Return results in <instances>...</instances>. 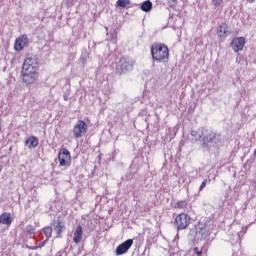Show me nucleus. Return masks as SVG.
I'll list each match as a JSON object with an SVG mask.
<instances>
[{"label":"nucleus","instance_id":"f257e3e1","mask_svg":"<svg viewBox=\"0 0 256 256\" xmlns=\"http://www.w3.org/2000/svg\"><path fill=\"white\" fill-rule=\"evenodd\" d=\"M202 147L208 151H217L221 147V135L215 131H205Z\"/></svg>","mask_w":256,"mask_h":256},{"label":"nucleus","instance_id":"f03ea898","mask_svg":"<svg viewBox=\"0 0 256 256\" xmlns=\"http://www.w3.org/2000/svg\"><path fill=\"white\" fill-rule=\"evenodd\" d=\"M153 61L157 63H167L169 61V47L162 43H155L151 46Z\"/></svg>","mask_w":256,"mask_h":256},{"label":"nucleus","instance_id":"7ed1b4c3","mask_svg":"<svg viewBox=\"0 0 256 256\" xmlns=\"http://www.w3.org/2000/svg\"><path fill=\"white\" fill-rule=\"evenodd\" d=\"M135 67V60L130 57H121L116 63V73L118 75H125Z\"/></svg>","mask_w":256,"mask_h":256},{"label":"nucleus","instance_id":"20e7f679","mask_svg":"<svg viewBox=\"0 0 256 256\" xmlns=\"http://www.w3.org/2000/svg\"><path fill=\"white\" fill-rule=\"evenodd\" d=\"M191 224V216L186 213H181L176 216L174 225L177 231H183V229H187L188 225Z\"/></svg>","mask_w":256,"mask_h":256},{"label":"nucleus","instance_id":"39448f33","mask_svg":"<svg viewBox=\"0 0 256 256\" xmlns=\"http://www.w3.org/2000/svg\"><path fill=\"white\" fill-rule=\"evenodd\" d=\"M88 131L87 123L83 120H78L73 127V134L75 139H81Z\"/></svg>","mask_w":256,"mask_h":256},{"label":"nucleus","instance_id":"423d86ee","mask_svg":"<svg viewBox=\"0 0 256 256\" xmlns=\"http://www.w3.org/2000/svg\"><path fill=\"white\" fill-rule=\"evenodd\" d=\"M22 80L26 85H31L35 83V80L37 79V70H29L22 68L21 70Z\"/></svg>","mask_w":256,"mask_h":256},{"label":"nucleus","instance_id":"0eeeda50","mask_svg":"<svg viewBox=\"0 0 256 256\" xmlns=\"http://www.w3.org/2000/svg\"><path fill=\"white\" fill-rule=\"evenodd\" d=\"M58 159L61 167H68L71 165V153L69 150H67V148L60 150Z\"/></svg>","mask_w":256,"mask_h":256},{"label":"nucleus","instance_id":"6e6552de","mask_svg":"<svg viewBox=\"0 0 256 256\" xmlns=\"http://www.w3.org/2000/svg\"><path fill=\"white\" fill-rule=\"evenodd\" d=\"M196 239H207L209 237V225L199 222L195 227Z\"/></svg>","mask_w":256,"mask_h":256},{"label":"nucleus","instance_id":"1a4fd4ad","mask_svg":"<svg viewBox=\"0 0 256 256\" xmlns=\"http://www.w3.org/2000/svg\"><path fill=\"white\" fill-rule=\"evenodd\" d=\"M22 69H25L26 71L27 69L32 71H37V69H39V62L37 61V57L35 56L26 57V59L24 60Z\"/></svg>","mask_w":256,"mask_h":256},{"label":"nucleus","instance_id":"9d476101","mask_svg":"<svg viewBox=\"0 0 256 256\" xmlns=\"http://www.w3.org/2000/svg\"><path fill=\"white\" fill-rule=\"evenodd\" d=\"M133 247V239H128L116 247L115 253L118 256L125 255Z\"/></svg>","mask_w":256,"mask_h":256},{"label":"nucleus","instance_id":"9b49d317","mask_svg":"<svg viewBox=\"0 0 256 256\" xmlns=\"http://www.w3.org/2000/svg\"><path fill=\"white\" fill-rule=\"evenodd\" d=\"M27 45H29V38L23 34L15 40L14 49L15 51H23V48L27 47Z\"/></svg>","mask_w":256,"mask_h":256},{"label":"nucleus","instance_id":"f8f14e48","mask_svg":"<svg viewBox=\"0 0 256 256\" xmlns=\"http://www.w3.org/2000/svg\"><path fill=\"white\" fill-rule=\"evenodd\" d=\"M244 47H245L244 37L234 38L231 42V48L235 53H239V51H243Z\"/></svg>","mask_w":256,"mask_h":256},{"label":"nucleus","instance_id":"ddd939ff","mask_svg":"<svg viewBox=\"0 0 256 256\" xmlns=\"http://www.w3.org/2000/svg\"><path fill=\"white\" fill-rule=\"evenodd\" d=\"M83 240V227L81 226V224L77 225L75 230H74V237H73V241L76 244L81 243V241Z\"/></svg>","mask_w":256,"mask_h":256},{"label":"nucleus","instance_id":"4468645a","mask_svg":"<svg viewBox=\"0 0 256 256\" xmlns=\"http://www.w3.org/2000/svg\"><path fill=\"white\" fill-rule=\"evenodd\" d=\"M205 131H207V130H205V128H199L197 131L196 130H192L190 132V135L192 137H194L195 141H201L203 143V137H204V135L206 133Z\"/></svg>","mask_w":256,"mask_h":256},{"label":"nucleus","instance_id":"2eb2a0df","mask_svg":"<svg viewBox=\"0 0 256 256\" xmlns=\"http://www.w3.org/2000/svg\"><path fill=\"white\" fill-rule=\"evenodd\" d=\"M54 231H56L58 238H61V233L65 231V223L58 217L56 220V225H54Z\"/></svg>","mask_w":256,"mask_h":256},{"label":"nucleus","instance_id":"dca6fc26","mask_svg":"<svg viewBox=\"0 0 256 256\" xmlns=\"http://www.w3.org/2000/svg\"><path fill=\"white\" fill-rule=\"evenodd\" d=\"M217 35L221 39H225L229 35V30L227 28V24L222 23L219 25L218 30H217Z\"/></svg>","mask_w":256,"mask_h":256},{"label":"nucleus","instance_id":"f3484780","mask_svg":"<svg viewBox=\"0 0 256 256\" xmlns=\"http://www.w3.org/2000/svg\"><path fill=\"white\" fill-rule=\"evenodd\" d=\"M39 145V138L35 136H30L26 141H25V146L28 147V149H35Z\"/></svg>","mask_w":256,"mask_h":256},{"label":"nucleus","instance_id":"a211bd4d","mask_svg":"<svg viewBox=\"0 0 256 256\" xmlns=\"http://www.w3.org/2000/svg\"><path fill=\"white\" fill-rule=\"evenodd\" d=\"M0 223L2 225H11L13 223V218H11V213L4 212L0 215Z\"/></svg>","mask_w":256,"mask_h":256},{"label":"nucleus","instance_id":"6ab92c4d","mask_svg":"<svg viewBox=\"0 0 256 256\" xmlns=\"http://www.w3.org/2000/svg\"><path fill=\"white\" fill-rule=\"evenodd\" d=\"M141 11H144V13H149L151 9H153V3L149 0L144 1L140 7Z\"/></svg>","mask_w":256,"mask_h":256},{"label":"nucleus","instance_id":"aec40b11","mask_svg":"<svg viewBox=\"0 0 256 256\" xmlns=\"http://www.w3.org/2000/svg\"><path fill=\"white\" fill-rule=\"evenodd\" d=\"M240 231L236 233V235L233 238V241H235L236 243H238V241H241V237H243V235H245V233H247V228L245 227H240Z\"/></svg>","mask_w":256,"mask_h":256},{"label":"nucleus","instance_id":"412c9836","mask_svg":"<svg viewBox=\"0 0 256 256\" xmlns=\"http://www.w3.org/2000/svg\"><path fill=\"white\" fill-rule=\"evenodd\" d=\"M43 233L46 239L49 241V239H51V235H53V228L51 226H46L43 228Z\"/></svg>","mask_w":256,"mask_h":256},{"label":"nucleus","instance_id":"4be33fe9","mask_svg":"<svg viewBox=\"0 0 256 256\" xmlns=\"http://www.w3.org/2000/svg\"><path fill=\"white\" fill-rule=\"evenodd\" d=\"M117 5L118 7L125 8L127 5H131V0H118Z\"/></svg>","mask_w":256,"mask_h":256},{"label":"nucleus","instance_id":"5701e85b","mask_svg":"<svg viewBox=\"0 0 256 256\" xmlns=\"http://www.w3.org/2000/svg\"><path fill=\"white\" fill-rule=\"evenodd\" d=\"M26 232H27L29 235H35V226H33V225H27V226H26Z\"/></svg>","mask_w":256,"mask_h":256},{"label":"nucleus","instance_id":"b1692460","mask_svg":"<svg viewBox=\"0 0 256 256\" xmlns=\"http://www.w3.org/2000/svg\"><path fill=\"white\" fill-rule=\"evenodd\" d=\"M49 240L46 239L43 242H40L37 246H33L30 249H32V251H35V249H41V247H45V243H47Z\"/></svg>","mask_w":256,"mask_h":256},{"label":"nucleus","instance_id":"393cba45","mask_svg":"<svg viewBox=\"0 0 256 256\" xmlns=\"http://www.w3.org/2000/svg\"><path fill=\"white\" fill-rule=\"evenodd\" d=\"M185 207H187V202H185V201H179L176 204L177 209H185Z\"/></svg>","mask_w":256,"mask_h":256},{"label":"nucleus","instance_id":"a878e982","mask_svg":"<svg viewBox=\"0 0 256 256\" xmlns=\"http://www.w3.org/2000/svg\"><path fill=\"white\" fill-rule=\"evenodd\" d=\"M212 5H214V7H221L223 0H212Z\"/></svg>","mask_w":256,"mask_h":256},{"label":"nucleus","instance_id":"bb28decb","mask_svg":"<svg viewBox=\"0 0 256 256\" xmlns=\"http://www.w3.org/2000/svg\"><path fill=\"white\" fill-rule=\"evenodd\" d=\"M110 41L112 43H117V33L113 32L110 34Z\"/></svg>","mask_w":256,"mask_h":256},{"label":"nucleus","instance_id":"cd10ccee","mask_svg":"<svg viewBox=\"0 0 256 256\" xmlns=\"http://www.w3.org/2000/svg\"><path fill=\"white\" fill-rule=\"evenodd\" d=\"M207 183L208 180H204L199 187V191H203L204 187H207Z\"/></svg>","mask_w":256,"mask_h":256},{"label":"nucleus","instance_id":"c85d7f7f","mask_svg":"<svg viewBox=\"0 0 256 256\" xmlns=\"http://www.w3.org/2000/svg\"><path fill=\"white\" fill-rule=\"evenodd\" d=\"M193 251H194V253L197 254V256H202L203 255V251L199 250V248H197V247H194Z\"/></svg>","mask_w":256,"mask_h":256},{"label":"nucleus","instance_id":"c756f323","mask_svg":"<svg viewBox=\"0 0 256 256\" xmlns=\"http://www.w3.org/2000/svg\"><path fill=\"white\" fill-rule=\"evenodd\" d=\"M248 3H254L255 0H247Z\"/></svg>","mask_w":256,"mask_h":256},{"label":"nucleus","instance_id":"7c9ffc66","mask_svg":"<svg viewBox=\"0 0 256 256\" xmlns=\"http://www.w3.org/2000/svg\"><path fill=\"white\" fill-rule=\"evenodd\" d=\"M254 157H256V149H255V151H254Z\"/></svg>","mask_w":256,"mask_h":256},{"label":"nucleus","instance_id":"2f4dec72","mask_svg":"<svg viewBox=\"0 0 256 256\" xmlns=\"http://www.w3.org/2000/svg\"><path fill=\"white\" fill-rule=\"evenodd\" d=\"M173 1V3H175V1H177V0H172Z\"/></svg>","mask_w":256,"mask_h":256},{"label":"nucleus","instance_id":"473e14b6","mask_svg":"<svg viewBox=\"0 0 256 256\" xmlns=\"http://www.w3.org/2000/svg\"><path fill=\"white\" fill-rule=\"evenodd\" d=\"M1 171H2V168L0 167V173H1Z\"/></svg>","mask_w":256,"mask_h":256}]
</instances>
